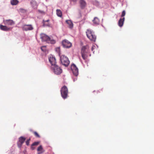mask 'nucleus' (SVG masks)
<instances>
[{"mask_svg":"<svg viewBox=\"0 0 154 154\" xmlns=\"http://www.w3.org/2000/svg\"><path fill=\"white\" fill-rule=\"evenodd\" d=\"M40 38L42 41L46 42L48 43H51V44H54L55 41L53 39H51V38L49 36L45 34H41L40 35Z\"/></svg>","mask_w":154,"mask_h":154,"instance_id":"1","label":"nucleus"},{"mask_svg":"<svg viewBox=\"0 0 154 154\" xmlns=\"http://www.w3.org/2000/svg\"><path fill=\"white\" fill-rule=\"evenodd\" d=\"M86 33L88 37L90 40L94 42L95 41L96 37L94 32L90 29H88L86 32Z\"/></svg>","mask_w":154,"mask_h":154,"instance_id":"2","label":"nucleus"},{"mask_svg":"<svg viewBox=\"0 0 154 154\" xmlns=\"http://www.w3.org/2000/svg\"><path fill=\"white\" fill-rule=\"evenodd\" d=\"M60 61L62 64L66 67L68 66L70 63L68 58L64 55L60 57Z\"/></svg>","mask_w":154,"mask_h":154,"instance_id":"3","label":"nucleus"},{"mask_svg":"<svg viewBox=\"0 0 154 154\" xmlns=\"http://www.w3.org/2000/svg\"><path fill=\"white\" fill-rule=\"evenodd\" d=\"M60 92L61 96L63 99H66L67 97L68 90L66 86H64L61 88Z\"/></svg>","mask_w":154,"mask_h":154,"instance_id":"4","label":"nucleus"},{"mask_svg":"<svg viewBox=\"0 0 154 154\" xmlns=\"http://www.w3.org/2000/svg\"><path fill=\"white\" fill-rule=\"evenodd\" d=\"M88 51L86 50V48L85 46H83L81 49V54L82 57L84 60H86L88 57L87 54Z\"/></svg>","mask_w":154,"mask_h":154,"instance_id":"5","label":"nucleus"},{"mask_svg":"<svg viewBox=\"0 0 154 154\" xmlns=\"http://www.w3.org/2000/svg\"><path fill=\"white\" fill-rule=\"evenodd\" d=\"M49 61L51 64V68L57 65L56 59L55 57L52 55H50L48 58Z\"/></svg>","mask_w":154,"mask_h":154,"instance_id":"6","label":"nucleus"},{"mask_svg":"<svg viewBox=\"0 0 154 154\" xmlns=\"http://www.w3.org/2000/svg\"><path fill=\"white\" fill-rule=\"evenodd\" d=\"M54 73L57 75H59L62 72V70L61 68L57 65L51 68Z\"/></svg>","mask_w":154,"mask_h":154,"instance_id":"7","label":"nucleus"},{"mask_svg":"<svg viewBox=\"0 0 154 154\" xmlns=\"http://www.w3.org/2000/svg\"><path fill=\"white\" fill-rule=\"evenodd\" d=\"M62 44L63 47L66 48H69L72 45V43L66 39L62 41Z\"/></svg>","mask_w":154,"mask_h":154,"instance_id":"8","label":"nucleus"},{"mask_svg":"<svg viewBox=\"0 0 154 154\" xmlns=\"http://www.w3.org/2000/svg\"><path fill=\"white\" fill-rule=\"evenodd\" d=\"M71 69L73 74L76 76H77L79 73L78 69L75 64H73L72 65Z\"/></svg>","mask_w":154,"mask_h":154,"instance_id":"9","label":"nucleus"},{"mask_svg":"<svg viewBox=\"0 0 154 154\" xmlns=\"http://www.w3.org/2000/svg\"><path fill=\"white\" fill-rule=\"evenodd\" d=\"M26 140V138L23 137H20L19 139V141L17 142V144L19 148H20L22 144Z\"/></svg>","mask_w":154,"mask_h":154,"instance_id":"10","label":"nucleus"},{"mask_svg":"<svg viewBox=\"0 0 154 154\" xmlns=\"http://www.w3.org/2000/svg\"><path fill=\"white\" fill-rule=\"evenodd\" d=\"M33 29L32 26L31 25H25L23 27V29L24 30H31Z\"/></svg>","mask_w":154,"mask_h":154,"instance_id":"11","label":"nucleus"},{"mask_svg":"<svg viewBox=\"0 0 154 154\" xmlns=\"http://www.w3.org/2000/svg\"><path fill=\"white\" fill-rule=\"evenodd\" d=\"M3 22L6 25H12L14 24V22L11 20H4Z\"/></svg>","mask_w":154,"mask_h":154,"instance_id":"12","label":"nucleus"},{"mask_svg":"<svg viewBox=\"0 0 154 154\" xmlns=\"http://www.w3.org/2000/svg\"><path fill=\"white\" fill-rule=\"evenodd\" d=\"M125 19V17H123V18H121L119 20L118 24L120 27H121L123 26Z\"/></svg>","mask_w":154,"mask_h":154,"instance_id":"13","label":"nucleus"},{"mask_svg":"<svg viewBox=\"0 0 154 154\" xmlns=\"http://www.w3.org/2000/svg\"><path fill=\"white\" fill-rule=\"evenodd\" d=\"M31 4L34 9H36L37 8L38 5L36 2L34 0H32L31 2Z\"/></svg>","mask_w":154,"mask_h":154,"instance_id":"14","label":"nucleus"},{"mask_svg":"<svg viewBox=\"0 0 154 154\" xmlns=\"http://www.w3.org/2000/svg\"><path fill=\"white\" fill-rule=\"evenodd\" d=\"M37 150L38 152V154H41L44 152L45 151V150L41 145H40L38 147Z\"/></svg>","mask_w":154,"mask_h":154,"instance_id":"15","label":"nucleus"},{"mask_svg":"<svg viewBox=\"0 0 154 154\" xmlns=\"http://www.w3.org/2000/svg\"><path fill=\"white\" fill-rule=\"evenodd\" d=\"M93 23L95 25H98L100 23V20L97 17H95L93 20Z\"/></svg>","mask_w":154,"mask_h":154,"instance_id":"16","label":"nucleus"},{"mask_svg":"<svg viewBox=\"0 0 154 154\" xmlns=\"http://www.w3.org/2000/svg\"><path fill=\"white\" fill-rule=\"evenodd\" d=\"M0 28L2 30L5 31H8L10 29V28L6 26L2 25H0Z\"/></svg>","mask_w":154,"mask_h":154,"instance_id":"17","label":"nucleus"},{"mask_svg":"<svg viewBox=\"0 0 154 154\" xmlns=\"http://www.w3.org/2000/svg\"><path fill=\"white\" fill-rule=\"evenodd\" d=\"M66 22L68 24L69 27V28H72L73 27V24L72 22L70 20H67L66 21Z\"/></svg>","mask_w":154,"mask_h":154,"instance_id":"18","label":"nucleus"},{"mask_svg":"<svg viewBox=\"0 0 154 154\" xmlns=\"http://www.w3.org/2000/svg\"><path fill=\"white\" fill-rule=\"evenodd\" d=\"M49 20L45 21L43 20V26H50V24L49 23Z\"/></svg>","mask_w":154,"mask_h":154,"instance_id":"19","label":"nucleus"},{"mask_svg":"<svg viewBox=\"0 0 154 154\" xmlns=\"http://www.w3.org/2000/svg\"><path fill=\"white\" fill-rule=\"evenodd\" d=\"M18 2H19L17 0H11V4L12 5H16Z\"/></svg>","mask_w":154,"mask_h":154,"instance_id":"20","label":"nucleus"},{"mask_svg":"<svg viewBox=\"0 0 154 154\" xmlns=\"http://www.w3.org/2000/svg\"><path fill=\"white\" fill-rule=\"evenodd\" d=\"M80 3L81 7L82 8H84L85 5V2L83 0H81L80 1Z\"/></svg>","mask_w":154,"mask_h":154,"instance_id":"21","label":"nucleus"},{"mask_svg":"<svg viewBox=\"0 0 154 154\" xmlns=\"http://www.w3.org/2000/svg\"><path fill=\"white\" fill-rule=\"evenodd\" d=\"M57 15L59 17H61L62 15L61 11L60 10L57 9L56 11Z\"/></svg>","mask_w":154,"mask_h":154,"instance_id":"22","label":"nucleus"},{"mask_svg":"<svg viewBox=\"0 0 154 154\" xmlns=\"http://www.w3.org/2000/svg\"><path fill=\"white\" fill-rule=\"evenodd\" d=\"M33 133L36 137H38V138L40 137V135L38 134L36 132L34 131L33 132Z\"/></svg>","mask_w":154,"mask_h":154,"instance_id":"23","label":"nucleus"},{"mask_svg":"<svg viewBox=\"0 0 154 154\" xmlns=\"http://www.w3.org/2000/svg\"><path fill=\"white\" fill-rule=\"evenodd\" d=\"M39 143V142H35L32 144V146H37Z\"/></svg>","mask_w":154,"mask_h":154,"instance_id":"24","label":"nucleus"},{"mask_svg":"<svg viewBox=\"0 0 154 154\" xmlns=\"http://www.w3.org/2000/svg\"><path fill=\"white\" fill-rule=\"evenodd\" d=\"M125 14V11H123L122 12V15L121 16V17H124Z\"/></svg>","mask_w":154,"mask_h":154,"instance_id":"25","label":"nucleus"},{"mask_svg":"<svg viewBox=\"0 0 154 154\" xmlns=\"http://www.w3.org/2000/svg\"><path fill=\"white\" fill-rule=\"evenodd\" d=\"M30 140V139L29 138L27 140L26 142V144L28 146L29 145V141Z\"/></svg>","mask_w":154,"mask_h":154,"instance_id":"26","label":"nucleus"},{"mask_svg":"<svg viewBox=\"0 0 154 154\" xmlns=\"http://www.w3.org/2000/svg\"><path fill=\"white\" fill-rule=\"evenodd\" d=\"M56 51L57 52L59 53L60 51V47H57L56 48Z\"/></svg>","mask_w":154,"mask_h":154,"instance_id":"27","label":"nucleus"},{"mask_svg":"<svg viewBox=\"0 0 154 154\" xmlns=\"http://www.w3.org/2000/svg\"><path fill=\"white\" fill-rule=\"evenodd\" d=\"M46 47V46H43L41 48V49L43 51H45V49H43V48H45Z\"/></svg>","mask_w":154,"mask_h":154,"instance_id":"28","label":"nucleus"},{"mask_svg":"<svg viewBox=\"0 0 154 154\" xmlns=\"http://www.w3.org/2000/svg\"><path fill=\"white\" fill-rule=\"evenodd\" d=\"M34 146H32V144L31 145V148L33 150L35 149V147H33Z\"/></svg>","mask_w":154,"mask_h":154,"instance_id":"29","label":"nucleus"},{"mask_svg":"<svg viewBox=\"0 0 154 154\" xmlns=\"http://www.w3.org/2000/svg\"><path fill=\"white\" fill-rule=\"evenodd\" d=\"M94 46L92 47V48H91V50H92V51H93V50L94 49Z\"/></svg>","mask_w":154,"mask_h":154,"instance_id":"30","label":"nucleus"},{"mask_svg":"<svg viewBox=\"0 0 154 154\" xmlns=\"http://www.w3.org/2000/svg\"><path fill=\"white\" fill-rule=\"evenodd\" d=\"M71 1L73 2H75L76 1V0H71Z\"/></svg>","mask_w":154,"mask_h":154,"instance_id":"31","label":"nucleus"}]
</instances>
